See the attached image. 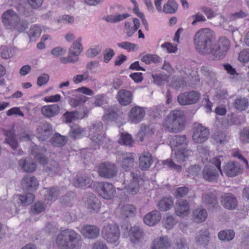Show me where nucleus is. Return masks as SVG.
Listing matches in <instances>:
<instances>
[{"instance_id":"18","label":"nucleus","mask_w":249,"mask_h":249,"mask_svg":"<svg viewBox=\"0 0 249 249\" xmlns=\"http://www.w3.org/2000/svg\"><path fill=\"white\" fill-rule=\"evenodd\" d=\"M223 171L228 177H234L242 172V168L238 162L230 161L224 165Z\"/></svg>"},{"instance_id":"15","label":"nucleus","mask_w":249,"mask_h":249,"mask_svg":"<svg viewBox=\"0 0 249 249\" xmlns=\"http://www.w3.org/2000/svg\"><path fill=\"white\" fill-rule=\"evenodd\" d=\"M202 203L209 209L213 210L218 207L217 197L214 192H206L201 196Z\"/></svg>"},{"instance_id":"63","label":"nucleus","mask_w":249,"mask_h":249,"mask_svg":"<svg viewBox=\"0 0 249 249\" xmlns=\"http://www.w3.org/2000/svg\"><path fill=\"white\" fill-rule=\"evenodd\" d=\"M117 45L123 49L127 50H131L134 51L138 48V46L130 42L124 41L121 43H118Z\"/></svg>"},{"instance_id":"2","label":"nucleus","mask_w":249,"mask_h":249,"mask_svg":"<svg viewBox=\"0 0 249 249\" xmlns=\"http://www.w3.org/2000/svg\"><path fill=\"white\" fill-rule=\"evenodd\" d=\"M213 41V35L209 28L198 30L194 37V42L197 51L203 54H210Z\"/></svg>"},{"instance_id":"34","label":"nucleus","mask_w":249,"mask_h":249,"mask_svg":"<svg viewBox=\"0 0 249 249\" xmlns=\"http://www.w3.org/2000/svg\"><path fill=\"white\" fill-rule=\"evenodd\" d=\"M207 216V212L204 208H197L193 212V219L196 223H199L204 221Z\"/></svg>"},{"instance_id":"44","label":"nucleus","mask_w":249,"mask_h":249,"mask_svg":"<svg viewBox=\"0 0 249 249\" xmlns=\"http://www.w3.org/2000/svg\"><path fill=\"white\" fill-rule=\"evenodd\" d=\"M173 205V201L171 197H164L158 203V207L161 211L169 210Z\"/></svg>"},{"instance_id":"50","label":"nucleus","mask_w":249,"mask_h":249,"mask_svg":"<svg viewBox=\"0 0 249 249\" xmlns=\"http://www.w3.org/2000/svg\"><path fill=\"white\" fill-rule=\"evenodd\" d=\"M67 141L66 137L59 134H56L51 138V142L53 146L60 147L64 145Z\"/></svg>"},{"instance_id":"46","label":"nucleus","mask_w":249,"mask_h":249,"mask_svg":"<svg viewBox=\"0 0 249 249\" xmlns=\"http://www.w3.org/2000/svg\"><path fill=\"white\" fill-rule=\"evenodd\" d=\"M84 130L76 124L71 126V129L69 133L70 137L75 139L80 138Z\"/></svg>"},{"instance_id":"23","label":"nucleus","mask_w":249,"mask_h":249,"mask_svg":"<svg viewBox=\"0 0 249 249\" xmlns=\"http://www.w3.org/2000/svg\"><path fill=\"white\" fill-rule=\"evenodd\" d=\"M100 200L93 194H90L87 198L86 207L90 213H97L100 209Z\"/></svg>"},{"instance_id":"61","label":"nucleus","mask_w":249,"mask_h":249,"mask_svg":"<svg viewBox=\"0 0 249 249\" xmlns=\"http://www.w3.org/2000/svg\"><path fill=\"white\" fill-rule=\"evenodd\" d=\"M240 141L244 144L249 143V127H244L240 133Z\"/></svg>"},{"instance_id":"5","label":"nucleus","mask_w":249,"mask_h":249,"mask_svg":"<svg viewBox=\"0 0 249 249\" xmlns=\"http://www.w3.org/2000/svg\"><path fill=\"white\" fill-rule=\"evenodd\" d=\"M103 129V124L101 122L93 124L89 128V138L95 146L103 145L104 142L107 140Z\"/></svg>"},{"instance_id":"49","label":"nucleus","mask_w":249,"mask_h":249,"mask_svg":"<svg viewBox=\"0 0 249 249\" xmlns=\"http://www.w3.org/2000/svg\"><path fill=\"white\" fill-rule=\"evenodd\" d=\"M207 231H200L196 238L198 245L206 246L209 242V235Z\"/></svg>"},{"instance_id":"14","label":"nucleus","mask_w":249,"mask_h":249,"mask_svg":"<svg viewBox=\"0 0 249 249\" xmlns=\"http://www.w3.org/2000/svg\"><path fill=\"white\" fill-rule=\"evenodd\" d=\"M4 135L6 137L5 139L6 143L8 144L14 150H15L14 154H22L23 153L22 151L19 149L17 150L19 145L16 139V135L14 128L4 130Z\"/></svg>"},{"instance_id":"8","label":"nucleus","mask_w":249,"mask_h":249,"mask_svg":"<svg viewBox=\"0 0 249 249\" xmlns=\"http://www.w3.org/2000/svg\"><path fill=\"white\" fill-rule=\"evenodd\" d=\"M101 234L102 237L108 242H116L120 237L119 227L115 225H107L104 227Z\"/></svg>"},{"instance_id":"52","label":"nucleus","mask_w":249,"mask_h":249,"mask_svg":"<svg viewBox=\"0 0 249 249\" xmlns=\"http://www.w3.org/2000/svg\"><path fill=\"white\" fill-rule=\"evenodd\" d=\"M60 167L58 163L54 160H51L45 168V171L49 175L53 176L57 173Z\"/></svg>"},{"instance_id":"41","label":"nucleus","mask_w":249,"mask_h":249,"mask_svg":"<svg viewBox=\"0 0 249 249\" xmlns=\"http://www.w3.org/2000/svg\"><path fill=\"white\" fill-rule=\"evenodd\" d=\"M129 16L130 15L127 13L118 15H111L104 17L103 18V19L107 22L115 23L122 21L124 19L128 18Z\"/></svg>"},{"instance_id":"31","label":"nucleus","mask_w":249,"mask_h":249,"mask_svg":"<svg viewBox=\"0 0 249 249\" xmlns=\"http://www.w3.org/2000/svg\"><path fill=\"white\" fill-rule=\"evenodd\" d=\"M42 114L48 118L57 115L60 111V107L57 104H53L43 107L41 110Z\"/></svg>"},{"instance_id":"56","label":"nucleus","mask_w":249,"mask_h":249,"mask_svg":"<svg viewBox=\"0 0 249 249\" xmlns=\"http://www.w3.org/2000/svg\"><path fill=\"white\" fill-rule=\"evenodd\" d=\"M63 118L65 123H71L72 121L79 119V112L77 111H67L63 115Z\"/></svg>"},{"instance_id":"39","label":"nucleus","mask_w":249,"mask_h":249,"mask_svg":"<svg viewBox=\"0 0 249 249\" xmlns=\"http://www.w3.org/2000/svg\"><path fill=\"white\" fill-rule=\"evenodd\" d=\"M90 179L85 175H77L73 181V184L77 187H85L89 186Z\"/></svg>"},{"instance_id":"7","label":"nucleus","mask_w":249,"mask_h":249,"mask_svg":"<svg viewBox=\"0 0 249 249\" xmlns=\"http://www.w3.org/2000/svg\"><path fill=\"white\" fill-rule=\"evenodd\" d=\"M98 172L101 177L111 178L117 175L118 169L116 165L112 162H103L99 164Z\"/></svg>"},{"instance_id":"40","label":"nucleus","mask_w":249,"mask_h":249,"mask_svg":"<svg viewBox=\"0 0 249 249\" xmlns=\"http://www.w3.org/2000/svg\"><path fill=\"white\" fill-rule=\"evenodd\" d=\"M155 130L154 127L151 125H147L144 124H142L141 129L137 133V138L141 142L143 140L144 136L148 134H151L154 133Z\"/></svg>"},{"instance_id":"9","label":"nucleus","mask_w":249,"mask_h":249,"mask_svg":"<svg viewBox=\"0 0 249 249\" xmlns=\"http://www.w3.org/2000/svg\"><path fill=\"white\" fill-rule=\"evenodd\" d=\"M209 134L208 128L200 124H195L193 135V140L195 142L201 143L205 142L208 139Z\"/></svg>"},{"instance_id":"64","label":"nucleus","mask_w":249,"mask_h":249,"mask_svg":"<svg viewBox=\"0 0 249 249\" xmlns=\"http://www.w3.org/2000/svg\"><path fill=\"white\" fill-rule=\"evenodd\" d=\"M176 223V220L171 215L167 216L162 221L163 226L167 229H172Z\"/></svg>"},{"instance_id":"22","label":"nucleus","mask_w":249,"mask_h":249,"mask_svg":"<svg viewBox=\"0 0 249 249\" xmlns=\"http://www.w3.org/2000/svg\"><path fill=\"white\" fill-rule=\"evenodd\" d=\"M134 157L132 153H124L121 155L118 159L122 167L126 171L130 170L134 165Z\"/></svg>"},{"instance_id":"6","label":"nucleus","mask_w":249,"mask_h":249,"mask_svg":"<svg viewBox=\"0 0 249 249\" xmlns=\"http://www.w3.org/2000/svg\"><path fill=\"white\" fill-rule=\"evenodd\" d=\"M231 47L230 40L225 36L220 37L217 43L212 46L210 54L212 59L222 58L227 53Z\"/></svg>"},{"instance_id":"29","label":"nucleus","mask_w":249,"mask_h":249,"mask_svg":"<svg viewBox=\"0 0 249 249\" xmlns=\"http://www.w3.org/2000/svg\"><path fill=\"white\" fill-rule=\"evenodd\" d=\"M117 98L120 104L127 106L132 102V95L128 90L121 89L118 91Z\"/></svg>"},{"instance_id":"19","label":"nucleus","mask_w":249,"mask_h":249,"mask_svg":"<svg viewBox=\"0 0 249 249\" xmlns=\"http://www.w3.org/2000/svg\"><path fill=\"white\" fill-rule=\"evenodd\" d=\"M170 145L172 150L184 148L188 144V141L185 135H176L172 137L170 141Z\"/></svg>"},{"instance_id":"43","label":"nucleus","mask_w":249,"mask_h":249,"mask_svg":"<svg viewBox=\"0 0 249 249\" xmlns=\"http://www.w3.org/2000/svg\"><path fill=\"white\" fill-rule=\"evenodd\" d=\"M248 14L246 12L243 11H239L229 15L226 18L222 15L220 16V18L225 21H232L239 18H242L247 16Z\"/></svg>"},{"instance_id":"53","label":"nucleus","mask_w":249,"mask_h":249,"mask_svg":"<svg viewBox=\"0 0 249 249\" xmlns=\"http://www.w3.org/2000/svg\"><path fill=\"white\" fill-rule=\"evenodd\" d=\"M18 199V203H20L23 206H28L34 201L35 196L32 193H27L23 195L19 196Z\"/></svg>"},{"instance_id":"26","label":"nucleus","mask_w":249,"mask_h":249,"mask_svg":"<svg viewBox=\"0 0 249 249\" xmlns=\"http://www.w3.org/2000/svg\"><path fill=\"white\" fill-rule=\"evenodd\" d=\"M193 151L191 150L186 148H182L177 150L173 156V160L178 162L181 163L185 161L189 157L193 155Z\"/></svg>"},{"instance_id":"4","label":"nucleus","mask_w":249,"mask_h":249,"mask_svg":"<svg viewBox=\"0 0 249 249\" xmlns=\"http://www.w3.org/2000/svg\"><path fill=\"white\" fill-rule=\"evenodd\" d=\"M221 158H222V156L214 158L211 160V163L213 165H208L204 166L202 171V176L205 181L210 182H216L219 173L222 175Z\"/></svg>"},{"instance_id":"38","label":"nucleus","mask_w":249,"mask_h":249,"mask_svg":"<svg viewBox=\"0 0 249 249\" xmlns=\"http://www.w3.org/2000/svg\"><path fill=\"white\" fill-rule=\"evenodd\" d=\"M81 37H79L74 41L69 48V53L72 56H78L83 50L81 45Z\"/></svg>"},{"instance_id":"11","label":"nucleus","mask_w":249,"mask_h":249,"mask_svg":"<svg viewBox=\"0 0 249 249\" xmlns=\"http://www.w3.org/2000/svg\"><path fill=\"white\" fill-rule=\"evenodd\" d=\"M97 190L100 196L106 199H110L115 194V188L113 185L108 182L98 183Z\"/></svg>"},{"instance_id":"55","label":"nucleus","mask_w":249,"mask_h":249,"mask_svg":"<svg viewBox=\"0 0 249 249\" xmlns=\"http://www.w3.org/2000/svg\"><path fill=\"white\" fill-rule=\"evenodd\" d=\"M141 60L146 64L151 63H156L160 61V58L159 56L154 54H147L142 56Z\"/></svg>"},{"instance_id":"28","label":"nucleus","mask_w":249,"mask_h":249,"mask_svg":"<svg viewBox=\"0 0 249 249\" xmlns=\"http://www.w3.org/2000/svg\"><path fill=\"white\" fill-rule=\"evenodd\" d=\"M160 219V213L158 211H153L144 217L143 221L145 224L152 226L158 223Z\"/></svg>"},{"instance_id":"54","label":"nucleus","mask_w":249,"mask_h":249,"mask_svg":"<svg viewBox=\"0 0 249 249\" xmlns=\"http://www.w3.org/2000/svg\"><path fill=\"white\" fill-rule=\"evenodd\" d=\"M119 142L126 146H132L134 143V140L128 133H122L119 140Z\"/></svg>"},{"instance_id":"37","label":"nucleus","mask_w":249,"mask_h":249,"mask_svg":"<svg viewBox=\"0 0 249 249\" xmlns=\"http://www.w3.org/2000/svg\"><path fill=\"white\" fill-rule=\"evenodd\" d=\"M45 198L48 201L55 200L60 195V190L57 187H50L45 189Z\"/></svg>"},{"instance_id":"60","label":"nucleus","mask_w":249,"mask_h":249,"mask_svg":"<svg viewBox=\"0 0 249 249\" xmlns=\"http://www.w3.org/2000/svg\"><path fill=\"white\" fill-rule=\"evenodd\" d=\"M41 33V28L37 26L34 25L31 27L29 31V36L32 40H34L36 37H39Z\"/></svg>"},{"instance_id":"32","label":"nucleus","mask_w":249,"mask_h":249,"mask_svg":"<svg viewBox=\"0 0 249 249\" xmlns=\"http://www.w3.org/2000/svg\"><path fill=\"white\" fill-rule=\"evenodd\" d=\"M153 162L151 154L149 152L144 153L139 158V167L142 170H148Z\"/></svg>"},{"instance_id":"1","label":"nucleus","mask_w":249,"mask_h":249,"mask_svg":"<svg viewBox=\"0 0 249 249\" xmlns=\"http://www.w3.org/2000/svg\"><path fill=\"white\" fill-rule=\"evenodd\" d=\"M55 242L59 249H80L83 243L80 235L70 229L61 231L57 235Z\"/></svg>"},{"instance_id":"36","label":"nucleus","mask_w":249,"mask_h":249,"mask_svg":"<svg viewBox=\"0 0 249 249\" xmlns=\"http://www.w3.org/2000/svg\"><path fill=\"white\" fill-rule=\"evenodd\" d=\"M130 175L132 179L126 187V189L128 193L135 194L139 191V178L137 176L135 177L133 173H131Z\"/></svg>"},{"instance_id":"30","label":"nucleus","mask_w":249,"mask_h":249,"mask_svg":"<svg viewBox=\"0 0 249 249\" xmlns=\"http://www.w3.org/2000/svg\"><path fill=\"white\" fill-rule=\"evenodd\" d=\"M171 246L167 236L158 237L153 241L152 249H168Z\"/></svg>"},{"instance_id":"21","label":"nucleus","mask_w":249,"mask_h":249,"mask_svg":"<svg viewBox=\"0 0 249 249\" xmlns=\"http://www.w3.org/2000/svg\"><path fill=\"white\" fill-rule=\"evenodd\" d=\"M81 233L86 238L95 239L99 235L100 229L95 225H86L81 228Z\"/></svg>"},{"instance_id":"47","label":"nucleus","mask_w":249,"mask_h":249,"mask_svg":"<svg viewBox=\"0 0 249 249\" xmlns=\"http://www.w3.org/2000/svg\"><path fill=\"white\" fill-rule=\"evenodd\" d=\"M178 4L173 0H169L164 4L163 7V12L166 14H174L178 9Z\"/></svg>"},{"instance_id":"33","label":"nucleus","mask_w":249,"mask_h":249,"mask_svg":"<svg viewBox=\"0 0 249 249\" xmlns=\"http://www.w3.org/2000/svg\"><path fill=\"white\" fill-rule=\"evenodd\" d=\"M19 165L20 167L26 172H33L36 168V164L32 159L26 158L21 159L19 161Z\"/></svg>"},{"instance_id":"62","label":"nucleus","mask_w":249,"mask_h":249,"mask_svg":"<svg viewBox=\"0 0 249 249\" xmlns=\"http://www.w3.org/2000/svg\"><path fill=\"white\" fill-rule=\"evenodd\" d=\"M190 191V189L186 186L178 187L175 191L176 198H182L185 197Z\"/></svg>"},{"instance_id":"24","label":"nucleus","mask_w":249,"mask_h":249,"mask_svg":"<svg viewBox=\"0 0 249 249\" xmlns=\"http://www.w3.org/2000/svg\"><path fill=\"white\" fill-rule=\"evenodd\" d=\"M128 236L131 242L133 243H138L142 240L143 231L138 226H134L130 228Z\"/></svg>"},{"instance_id":"20","label":"nucleus","mask_w":249,"mask_h":249,"mask_svg":"<svg viewBox=\"0 0 249 249\" xmlns=\"http://www.w3.org/2000/svg\"><path fill=\"white\" fill-rule=\"evenodd\" d=\"M30 151L31 154L34 155L35 158L39 163L43 165L47 163V159L44 156L46 150L44 147L34 144L31 146Z\"/></svg>"},{"instance_id":"12","label":"nucleus","mask_w":249,"mask_h":249,"mask_svg":"<svg viewBox=\"0 0 249 249\" xmlns=\"http://www.w3.org/2000/svg\"><path fill=\"white\" fill-rule=\"evenodd\" d=\"M145 115L143 107L136 106L133 107L128 113V120L131 124H137L142 121Z\"/></svg>"},{"instance_id":"10","label":"nucleus","mask_w":249,"mask_h":249,"mask_svg":"<svg viewBox=\"0 0 249 249\" xmlns=\"http://www.w3.org/2000/svg\"><path fill=\"white\" fill-rule=\"evenodd\" d=\"M200 98V94L195 91L185 92L178 96V102L181 105H188L196 103Z\"/></svg>"},{"instance_id":"57","label":"nucleus","mask_w":249,"mask_h":249,"mask_svg":"<svg viewBox=\"0 0 249 249\" xmlns=\"http://www.w3.org/2000/svg\"><path fill=\"white\" fill-rule=\"evenodd\" d=\"M190 19L192 20L191 24L193 26H195L198 23H204L206 21L205 16L199 12H197L192 15L190 17Z\"/></svg>"},{"instance_id":"45","label":"nucleus","mask_w":249,"mask_h":249,"mask_svg":"<svg viewBox=\"0 0 249 249\" xmlns=\"http://www.w3.org/2000/svg\"><path fill=\"white\" fill-rule=\"evenodd\" d=\"M136 211L135 208L133 205L126 204L122 207L121 214L124 218L131 216Z\"/></svg>"},{"instance_id":"58","label":"nucleus","mask_w":249,"mask_h":249,"mask_svg":"<svg viewBox=\"0 0 249 249\" xmlns=\"http://www.w3.org/2000/svg\"><path fill=\"white\" fill-rule=\"evenodd\" d=\"M213 137L217 143L222 144L228 142L227 132L226 131L217 132L213 135Z\"/></svg>"},{"instance_id":"17","label":"nucleus","mask_w":249,"mask_h":249,"mask_svg":"<svg viewBox=\"0 0 249 249\" xmlns=\"http://www.w3.org/2000/svg\"><path fill=\"white\" fill-rule=\"evenodd\" d=\"M37 138L44 141L48 139L53 133L52 125L48 123L40 124L36 129Z\"/></svg>"},{"instance_id":"42","label":"nucleus","mask_w":249,"mask_h":249,"mask_svg":"<svg viewBox=\"0 0 249 249\" xmlns=\"http://www.w3.org/2000/svg\"><path fill=\"white\" fill-rule=\"evenodd\" d=\"M235 236V232L233 230H225L221 231L218 234V238L222 241L229 242Z\"/></svg>"},{"instance_id":"27","label":"nucleus","mask_w":249,"mask_h":249,"mask_svg":"<svg viewBox=\"0 0 249 249\" xmlns=\"http://www.w3.org/2000/svg\"><path fill=\"white\" fill-rule=\"evenodd\" d=\"M190 210V206L186 200L178 201L176 205L175 213L179 216H185L188 214Z\"/></svg>"},{"instance_id":"13","label":"nucleus","mask_w":249,"mask_h":249,"mask_svg":"<svg viewBox=\"0 0 249 249\" xmlns=\"http://www.w3.org/2000/svg\"><path fill=\"white\" fill-rule=\"evenodd\" d=\"M19 21L17 14L12 10H8L2 16V21L8 29H12L17 22Z\"/></svg>"},{"instance_id":"59","label":"nucleus","mask_w":249,"mask_h":249,"mask_svg":"<svg viewBox=\"0 0 249 249\" xmlns=\"http://www.w3.org/2000/svg\"><path fill=\"white\" fill-rule=\"evenodd\" d=\"M46 205L42 201H37L31 207V211L35 214H37L45 211Z\"/></svg>"},{"instance_id":"3","label":"nucleus","mask_w":249,"mask_h":249,"mask_svg":"<svg viewBox=\"0 0 249 249\" xmlns=\"http://www.w3.org/2000/svg\"><path fill=\"white\" fill-rule=\"evenodd\" d=\"M185 125V119L183 112L179 110H173L165 119L163 125L167 131L178 133L181 131Z\"/></svg>"},{"instance_id":"35","label":"nucleus","mask_w":249,"mask_h":249,"mask_svg":"<svg viewBox=\"0 0 249 249\" xmlns=\"http://www.w3.org/2000/svg\"><path fill=\"white\" fill-rule=\"evenodd\" d=\"M63 93L66 96V98L68 99L69 104L71 107H74L85 103L88 98L83 94H79L75 97H71L69 96H66L64 92H63Z\"/></svg>"},{"instance_id":"16","label":"nucleus","mask_w":249,"mask_h":249,"mask_svg":"<svg viewBox=\"0 0 249 249\" xmlns=\"http://www.w3.org/2000/svg\"><path fill=\"white\" fill-rule=\"evenodd\" d=\"M38 181L34 176L25 175L21 181V186L24 190L34 191L38 186Z\"/></svg>"},{"instance_id":"51","label":"nucleus","mask_w":249,"mask_h":249,"mask_svg":"<svg viewBox=\"0 0 249 249\" xmlns=\"http://www.w3.org/2000/svg\"><path fill=\"white\" fill-rule=\"evenodd\" d=\"M118 117V109L113 107H110L106 110L103 118L106 120H114Z\"/></svg>"},{"instance_id":"48","label":"nucleus","mask_w":249,"mask_h":249,"mask_svg":"<svg viewBox=\"0 0 249 249\" xmlns=\"http://www.w3.org/2000/svg\"><path fill=\"white\" fill-rule=\"evenodd\" d=\"M234 107L237 109L240 110H244L248 107V100L245 97H237L234 101Z\"/></svg>"},{"instance_id":"25","label":"nucleus","mask_w":249,"mask_h":249,"mask_svg":"<svg viewBox=\"0 0 249 249\" xmlns=\"http://www.w3.org/2000/svg\"><path fill=\"white\" fill-rule=\"evenodd\" d=\"M221 202L223 207L227 209H235L237 205L236 198L230 193L225 194L221 196Z\"/></svg>"}]
</instances>
